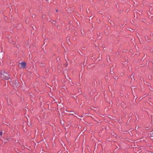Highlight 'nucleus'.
Returning <instances> with one entry per match:
<instances>
[{"mask_svg": "<svg viewBox=\"0 0 153 153\" xmlns=\"http://www.w3.org/2000/svg\"><path fill=\"white\" fill-rule=\"evenodd\" d=\"M0 74L1 77L2 79H4L7 80H8L10 79L8 75L6 73L1 72L0 73Z\"/></svg>", "mask_w": 153, "mask_h": 153, "instance_id": "obj_1", "label": "nucleus"}, {"mask_svg": "<svg viewBox=\"0 0 153 153\" xmlns=\"http://www.w3.org/2000/svg\"><path fill=\"white\" fill-rule=\"evenodd\" d=\"M19 64L21 65L20 67L21 68H24L25 67L26 63L24 62L20 63Z\"/></svg>", "mask_w": 153, "mask_h": 153, "instance_id": "obj_2", "label": "nucleus"}, {"mask_svg": "<svg viewBox=\"0 0 153 153\" xmlns=\"http://www.w3.org/2000/svg\"><path fill=\"white\" fill-rule=\"evenodd\" d=\"M2 134V132H0V135H1Z\"/></svg>", "mask_w": 153, "mask_h": 153, "instance_id": "obj_3", "label": "nucleus"}, {"mask_svg": "<svg viewBox=\"0 0 153 153\" xmlns=\"http://www.w3.org/2000/svg\"><path fill=\"white\" fill-rule=\"evenodd\" d=\"M152 134H153V132L152 133Z\"/></svg>", "mask_w": 153, "mask_h": 153, "instance_id": "obj_4", "label": "nucleus"}]
</instances>
